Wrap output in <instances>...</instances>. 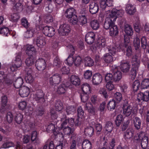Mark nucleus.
I'll list each match as a JSON object with an SVG mask.
<instances>
[{
  "mask_svg": "<svg viewBox=\"0 0 149 149\" xmlns=\"http://www.w3.org/2000/svg\"><path fill=\"white\" fill-rule=\"evenodd\" d=\"M114 21L109 19H105L103 25L105 29H109V35L112 37H114L118 34V27L115 25Z\"/></svg>",
  "mask_w": 149,
  "mask_h": 149,
  "instance_id": "1",
  "label": "nucleus"
},
{
  "mask_svg": "<svg viewBox=\"0 0 149 149\" xmlns=\"http://www.w3.org/2000/svg\"><path fill=\"white\" fill-rule=\"evenodd\" d=\"M124 44V46L126 50V55L128 58H132L133 56V54L132 49L130 45L129 38L127 36H125Z\"/></svg>",
  "mask_w": 149,
  "mask_h": 149,
  "instance_id": "2",
  "label": "nucleus"
},
{
  "mask_svg": "<svg viewBox=\"0 0 149 149\" xmlns=\"http://www.w3.org/2000/svg\"><path fill=\"white\" fill-rule=\"evenodd\" d=\"M123 113L125 116L128 117L134 114L132 107L128 104L127 100H125L123 103Z\"/></svg>",
  "mask_w": 149,
  "mask_h": 149,
  "instance_id": "3",
  "label": "nucleus"
},
{
  "mask_svg": "<svg viewBox=\"0 0 149 149\" xmlns=\"http://www.w3.org/2000/svg\"><path fill=\"white\" fill-rule=\"evenodd\" d=\"M21 54L22 53L21 52H19L17 54L15 63L10 67V69L12 72L16 71L21 66L22 63L21 57Z\"/></svg>",
  "mask_w": 149,
  "mask_h": 149,
  "instance_id": "4",
  "label": "nucleus"
},
{
  "mask_svg": "<svg viewBox=\"0 0 149 149\" xmlns=\"http://www.w3.org/2000/svg\"><path fill=\"white\" fill-rule=\"evenodd\" d=\"M124 13V12L123 10H117L116 9H113L112 10L111 14L109 15V18L108 19L115 21L118 16L122 17Z\"/></svg>",
  "mask_w": 149,
  "mask_h": 149,
  "instance_id": "5",
  "label": "nucleus"
},
{
  "mask_svg": "<svg viewBox=\"0 0 149 149\" xmlns=\"http://www.w3.org/2000/svg\"><path fill=\"white\" fill-rule=\"evenodd\" d=\"M70 29L69 25L64 24L61 25L58 29V32L62 36L68 35L70 33Z\"/></svg>",
  "mask_w": 149,
  "mask_h": 149,
  "instance_id": "6",
  "label": "nucleus"
},
{
  "mask_svg": "<svg viewBox=\"0 0 149 149\" xmlns=\"http://www.w3.org/2000/svg\"><path fill=\"white\" fill-rule=\"evenodd\" d=\"M35 65L36 68L38 70L42 71L45 69L46 64L45 60L41 58L37 60L36 62Z\"/></svg>",
  "mask_w": 149,
  "mask_h": 149,
  "instance_id": "7",
  "label": "nucleus"
},
{
  "mask_svg": "<svg viewBox=\"0 0 149 149\" xmlns=\"http://www.w3.org/2000/svg\"><path fill=\"white\" fill-rule=\"evenodd\" d=\"M45 94L41 90H38L34 96V98L38 103H42L45 101Z\"/></svg>",
  "mask_w": 149,
  "mask_h": 149,
  "instance_id": "8",
  "label": "nucleus"
},
{
  "mask_svg": "<svg viewBox=\"0 0 149 149\" xmlns=\"http://www.w3.org/2000/svg\"><path fill=\"white\" fill-rule=\"evenodd\" d=\"M61 81V76L58 73L54 74L49 79V83L52 85L59 84Z\"/></svg>",
  "mask_w": 149,
  "mask_h": 149,
  "instance_id": "9",
  "label": "nucleus"
},
{
  "mask_svg": "<svg viewBox=\"0 0 149 149\" xmlns=\"http://www.w3.org/2000/svg\"><path fill=\"white\" fill-rule=\"evenodd\" d=\"M42 32L45 36L50 37L53 36L55 34V29L51 26H45L43 27Z\"/></svg>",
  "mask_w": 149,
  "mask_h": 149,
  "instance_id": "10",
  "label": "nucleus"
},
{
  "mask_svg": "<svg viewBox=\"0 0 149 149\" xmlns=\"http://www.w3.org/2000/svg\"><path fill=\"white\" fill-rule=\"evenodd\" d=\"M108 51L109 53L111 54L112 55H115L116 52L120 51L121 49V47L119 45L116 44H113L110 46H108L107 47Z\"/></svg>",
  "mask_w": 149,
  "mask_h": 149,
  "instance_id": "11",
  "label": "nucleus"
},
{
  "mask_svg": "<svg viewBox=\"0 0 149 149\" xmlns=\"http://www.w3.org/2000/svg\"><path fill=\"white\" fill-rule=\"evenodd\" d=\"M26 74L25 77V79L27 83H31L34 80V78L32 75V71L30 68H26Z\"/></svg>",
  "mask_w": 149,
  "mask_h": 149,
  "instance_id": "12",
  "label": "nucleus"
},
{
  "mask_svg": "<svg viewBox=\"0 0 149 149\" xmlns=\"http://www.w3.org/2000/svg\"><path fill=\"white\" fill-rule=\"evenodd\" d=\"M102 75L98 73L95 74L93 76L92 81L94 85H98L102 82Z\"/></svg>",
  "mask_w": 149,
  "mask_h": 149,
  "instance_id": "13",
  "label": "nucleus"
},
{
  "mask_svg": "<svg viewBox=\"0 0 149 149\" xmlns=\"http://www.w3.org/2000/svg\"><path fill=\"white\" fill-rule=\"evenodd\" d=\"M89 9L90 12L92 14H94L98 11L99 7L97 3L93 2L89 4Z\"/></svg>",
  "mask_w": 149,
  "mask_h": 149,
  "instance_id": "14",
  "label": "nucleus"
},
{
  "mask_svg": "<svg viewBox=\"0 0 149 149\" xmlns=\"http://www.w3.org/2000/svg\"><path fill=\"white\" fill-rule=\"evenodd\" d=\"M95 38V35L93 32L88 33L85 37L86 41L89 45L92 44L94 42Z\"/></svg>",
  "mask_w": 149,
  "mask_h": 149,
  "instance_id": "15",
  "label": "nucleus"
},
{
  "mask_svg": "<svg viewBox=\"0 0 149 149\" xmlns=\"http://www.w3.org/2000/svg\"><path fill=\"white\" fill-rule=\"evenodd\" d=\"M26 53L29 56H35L36 53V50L34 46L32 45H27L26 46Z\"/></svg>",
  "mask_w": 149,
  "mask_h": 149,
  "instance_id": "16",
  "label": "nucleus"
},
{
  "mask_svg": "<svg viewBox=\"0 0 149 149\" xmlns=\"http://www.w3.org/2000/svg\"><path fill=\"white\" fill-rule=\"evenodd\" d=\"M125 11L127 14L132 15L135 13L136 11V9L134 6L129 4L126 6Z\"/></svg>",
  "mask_w": 149,
  "mask_h": 149,
  "instance_id": "17",
  "label": "nucleus"
},
{
  "mask_svg": "<svg viewBox=\"0 0 149 149\" xmlns=\"http://www.w3.org/2000/svg\"><path fill=\"white\" fill-rule=\"evenodd\" d=\"M130 65L129 63L124 61H122L120 63V68L124 73L128 72L130 68Z\"/></svg>",
  "mask_w": 149,
  "mask_h": 149,
  "instance_id": "18",
  "label": "nucleus"
},
{
  "mask_svg": "<svg viewBox=\"0 0 149 149\" xmlns=\"http://www.w3.org/2000/svg\"><path fill=\"white\" fill-rule=\"evenodd\" d=\"M29 93V88L25 86L21 87L19 91V94L22 97H27Z\"/></svg>",
  "mask_w": 149,
  "mask_h": 149,
  "instance_id": "19",
  "label": "nucleus"
},
{
  "mask_svg": "<svg viewBox=\"0 0 149 149\" xmlns=\"http://www.w3.org/2000/svg\"><path fill=\"white\" fill-rule=\"evenodd\" d=\"M134 135V132L132 128H128L124 133V137L126 140L130 139Z\"/></svg>",
  "mask_w": 149,
  "mask_h": 149,
  "instance_id": "20",
  "label": "nucleus"
},
{
  "mask_svg": "<svg viewBox=\"0 0 149 149\" xmlns=\"http://www.w3.org/2000/svg\"><path fill=\"white\" fill-rule=\"evenodd\" d=\"M36 43L38 47L40 48L42 47L46 44L45 38L42 36H39L37 37L36 40Z\"/></svg>",
  "mask_w": 149,
  "mask_h": 149,
  "instance_id": "21",
  "label": "nucleus"
},
{
  "mask_svg": "<svg viewBox=\"0 0 149 149\" xmlns=\"http://www.w3.org/2000/svg\"><path fill=\"white\" fill-rule=\"evenodd\" d=\"M76 11L74 9L72 8H68L65 13V16L68 18H70L76 15Z\"/></svg>",
  "mask_w": 149,
  "mask_h": 149,
  "instance_id": "22",
  "label": "nucleus"
},
{
  "mask_svg": "<svg viewBox=\"0 0 149 149\" xmlns=\"http://www.w3.org/2000/svg\"><path fill=\"white\" fill-rule=\"evenodd\" d=\"M70 78V81L72 84L77 86L80 84V80L77 76L72 75Z\"/></svg>",
  "mask_w": 149,
  "mask_h": 149,
  "instance_id": "23",
  "label": "nucleus"
},
{
  "mask_svg": "<svg viewBox=\"0 0 149 149\" xmlns=\"http://www.w3.org/2000/svg\"><path fill=\"white\" fill-rule=\"evenodd\" d=\"M94 129L91 126L87 127L84 129V131L85 134L89 137H91L93 134Z\"/></svg>",
  "mask_w": 149,
  "mask_h": 149,
  "instance_id": "24",
  "label": "nucleus"
},
{
  "mask_svg": "<svg viewBox=\"0 0 149 149\" xmlns=\"http://www.w3.org/2000/svg\"><path fill=\"white\" fill-rule=\"evenodd\" d=\"M67 87L64 84H61L57 87L56 92L59 94H64L66 91Z\"/></svg>",
  "mask_w": 149,
  "mask_h": 149,
  "instance_id": "25",
  "label": "nucleus"
},
{
  "mask_svg": "<svg viewBox=\"0 0 149 149\" xmlns=\"http://www.w3.org/2000/svg\"><path fill=\"white\" fill-rule=\"evenodd\" d=\"M133 123L135 129L139 130L141 128V121L138 117H135L133 119Z\"/></svg>",
  "mask_w": 149,
  "mask_h": 149,
  "instance_id": "26",
  "label": "nucleus"
},
{
  "mask_svg": "<svg viewBox=\"0 0 149 149\" xmlns=\"http://www.w3.org/2000/svg\"><path fill=\"white\" fill-rule=\"evenodd\" d=\"M122 78V73L117 70L113 72V80L115 82L118 81Z\"/></svg>",
  "mask_w": 149,
  "mask_h": 149,
  "instance_id": "27",
  "label": "nucleus"
},
{
  "mask_svg": "<svg viewBox=\"0 0 149 149\" xmlns=\"http://www.w3.org/2000/svg\"><path fill=\"white\" fill-rule=\"evenodd\" d=\"M81 88L83 92L84 93L89 94L91 92L90 86L87 83L83 84L81 86Z\"/></svg>",
  "mask_w": 149,
  "mask_h": 149,
  "instance_id": "28",
  "label": "nucleus"
},
{
  "mask_svg": "<svg viewBox=\"0 0 149 149\" xmlns=\"http://www.w3.org/2000/svg\"><path fill=\"white\" fill-rule=\"evenodd\" d=\"M83 149H91L92 146L91 142L88 140H84L82 143Z\"/></svg>",
  "mask_w": 149,
  "mask_h": 149,
  "instance_id": "29",
  "label": "nucleus"
},
{
  "mask_svg": "<svg viewBox=\"0 0 149 149\" xmlns=\"http://www.w3.org/2000/svg\"><path fill=\"white\" fill-rule=\"evenodd\" d=\"M138 70V68L135 67H132L130 72V78L132 80L135 79L136 77L137 71Z\"/></svg>",
  "mask_w": 149,
  "mask_h": 149,
  "instance_id": "30",
  "label": "nucleus"
},
{
  "mask_svg": "<svg viewBox=\"0 0 149 149\" xmlns=\"http://www.w3.org/2000/svg\"><path fill=\"white\" fill-rule=\"evenodd\" d=\"M96 46L97 48H101L104 47L106 46V40L104 38H100L97 40L96 44Z\"/></svg>",
  "mask_w": 149,
  "mask_h": 149,
  "instance_id": "31",
  "label": "nucleus"
},
{
  "mask_svg": "<svg viewBox=\"0 0 149 149\" xmlns=\"http://www.w3.org/2000/svg\"><path fill=\"white\" fill-rule=\"evenodd\" d=\"M85 65L86 66L91 67L94 64L93 60L91 57L87 56L84 58Z\"/></svg>",
  "mask_w": 149,
  "mask_h": 149,
  "instance_id": "32",
  "label": "nucleus"
},
{
  "mask_svg": "<svg viewBox=\"0 0 149 149\" xmlns=\"http://www.w3.org/2000/svg\"><path fill=\"white\" fill-rule=\"evenodd\" d=\"M91 28L94 30H97L100 27V23L97 20H93L91 21L90 23Z\"/></svg>",
  "mask_w": 149,
  "mask_h": 149,
  "instance_id": "33",
  "label": "nucleus"
},
{
  "mask_svg": "<svg viewBox=\"0 0 149 149\" xmlns=\"http://www.w3.org/2000/svg\"><path fill=\"white\" fill-rule=\"evenodd\" d=\"M23 83V80L21 77L18 78L13 83L15 88H18L20 87Z\"/></svg>",
  "mask_w": 149,
  "mask_h": 149,
  "instance_id": "34",
  "label": "nucleus"
},
{
  "mask_svg": "<svg viewBox=\"0 0 149 149\" xmlns=\"http://www.w3.org/2000/svg\"><path fill=\"white\" fill-rule=\"evenodd\" d=\"M148 139L147 136H144L142 139L141 145V147L143 149H146L148 144Z\"/></svg>",
  "mask_w": 149,
  "mask_h": 149,
  "instance_id": "35",
  "label": "nucleus"
},
{
  "mask_svg": "<svg viewBox=\"0 0 149 149\" xmlns=\"http://www.w3.org/2000/svg\"><path fill=\"white\" fill-rule=\"evenodd\" d=\"M104 60L106 63H111L113 61V58L112 56L108 53L104 56Z\"/></svg>",
  "mask_w": 149,
  "mask_h": 149,
  "instance_id": "36",
  "label": "nucleus"
},
{
  "mask_svg": "<svg viewBox=\"0 0 149 149\" xmlns=\"http://www.w3.org/2000/svg\"><path fill=\"white\" fill-rule=\"evenodd\" d=\"M33 56H30L29 57H28L26 59L25 63L27 66H31L34 64L35 59Z\"/></svg>",
  "mask_w": 149,
  "mask_h": 149,
  "instance_id": "37",
  "label": "nucleus"
},
{
  "mask_svg": "<svg viewBox=\"0 0 149 149\" xmlns=\"http://www.w3.org/2000/svg\"><path fill=\"white\" fill-rule=\"evenodd\" d=\"M131 58H132V67H135V68H138L140 61L136 56H133Z\"/></svg>",
  "mask_w": 149,
  "mask_h": 149,
  "instance_id": "38",
  "label": "nucleus"
},
{
  "mask_svg": "<svg viewBox=\"0 0 149 149\" xmlns=\"http://www.w3.org/2000/svg\"><path fill=\"white\" fill-rule=\"evenodd\" d=\"M146 95V92L144 93L141 92L138 94L137 95V98L139 101L141 100H143V101L147 102L148 101V97Z\"/></svg>",
  "mask_w": 149,
  "mask_h": 149,
  "instance_id": "39",
  "label": "nucleus"
},
{
  "mask_svg": "<svg viewBox=\"0 0 149 149\" xmlns=\"http://www.w3.org/2000/svg\"><path fill=\"white\" fill-rule=\"evenodd\" d=\"M38 134L36 131H33L31 133V139L33 142L36 141L37 142L39 143V140L38 138Z\"/></svg>",
  "mask_w": 149,
  "mask_h": 149,
  "instance_id": "40",
  "label": "nucleus"
},
{
  "mask_svg": "<svg viewBox=\"0 0 149 149\" xmlns=\"http://www.w3.org/2000/svg\"><path fill=\"white\" fill-rule=\"evenodd\" d=\"M87 19L85 15H81L79 17L78 23L81 25H83L87 23Z\"/></svg>",
  "mask_w": 149,
  "mask_h": 149,
  "instance_id": "41",
  "label": "nucleus"
},
{
  "mask_svg": "<svg viewBox=\"0 0 149 149\" xmlns=\"http://www.w3.org/2000/svg\"><path fill=\"white\" fill-rule=\"evenodd\" d=\"M125 31L127 35L131 36L133 34V31L130 26L126 24L125 26Z\"/></svg>",
  "mask_w": 149,
  "mask_h": 149,
  "instance_id": "42",
  "label": "nucleus"
},
{
  "mask_svg": "<svg viewBox=\"0 0 149 149\" xmlns=\"http://www.w3.org/2000/svg\"><path fill=\"white\" fill-rule=\"evenodd\" d=\"M116 106V103L114 100L110 101L107 104V108L110 111L114 110Z\"/></svg>",
  "mask_w": 149,
  "mask_h": 149,
  "instance_id": "43",
  "label": "nucleus"
},
{
  "mask_svg": "<svg viewBox=\"0 0 149 149\" xmlns=\"http://www.w3.org/2000/svg\"><path fill=\"white\" fill-rule=\"evenodd\" d=\"M149 86V79H145L141 82V89L147 88Z\"/></svg>",
  "mask_w": 149,
  "mask_h": 149,
  "instance_id": "44",
  "label": "nucleus"
},
{
  "mask_svg": "<svg viewBox=\"0 0 149 149\" xmlns=\"http://www.w3.org/2000/svg\"><path fill=\"white\" fill-rule=\"evenodd\" d=\"M55 107L56 111H61L63 109V104L61 101L57 100L56 101Z\"/></svg>",
  "mask_w": 149,
  "mask_h": 149,
  "instance_id": "45",
  "label": "nucleus"
},
{
  "mask_svg": "<svg viewBox=\"0 0 149 149\" xmlns=\"http://www.w3.org/2000/svg\"><path fill=\"white\" fill-rule=\"evenodd\" d=\"M134 45L136 50H139L140 47V41L138 37L135 38L134 40Z\"/></svg>",
  "mask_w": 149,
  "mask_h": 149,
  "instance_id": "46",
  "label": "nucleus"
},
{
  "mask_svg": "<svg viewBox=\"0 0 149 149\" xmlns=\"http://www.w3.org/2000/svg\"><path fill=\"white\" fill-rule=\"evenodd\" d=\"M53 64L57 68H59L62 65L61 62L58 57H56L54 58Z\"/></svg>",
  "mask_w": 149,
  "mask_h": 149,
  "instance_id": "47",
  "label": "nucleus"
},
{
  "mask_svg": "<svg viewBox=\"0 0 149 149\" xmlns=\"http://www.w3.org/2000/svg\"><path fill=\"white\" fill-rule=\"evenodd\" d=\"M113 128V126L112 123L110 121L107 122L105 126V130L109 132H111Z\"/></svg>",
  "mask_w": 149,
  "mask_h": 149,
  "instance_id": "48",
  "label": "nucleus"
},
{
  "mask_svg": "<svg viewBox=\"0 0 149 149\" xmlns=\"http://www.w3.org/2000/svg\"><path fill=\"white\" fill-rule=\"evenodd\" d=\"M141 47L143 49H146L148 45L147 42V39L145 36H143L141 40Z\"/></svg>",
  "mask_w": 149,
  "mask_h": 149,
  "instance_id": "49",
  "label": "nucleus"
},
{
  "mask_svg": "<svg viewBox=\"0 0 149 149\" xmlns=\"http://www.w3.org/2000/svg\"><path fill=\"white\" fill-rule=\"evenodd\" d=\"M23 116L20 113L17 114L15 118V120L16 122L18 124H20L22 121Z\"/></svg>",
  "mask_w": 149,
  "mask_h": 149,
  "instance_id": "50",
  "label": "nucleus"
},
{
  "mask_svg": "<svg viewBox=\"0 0 149 149\" xmlns=\"http://www.w3.org/2000/svg\"><path fill=\"white\" fill-rule=\"evenodd\" d=\"M123 119V116L121 114L118 115L115 120L116 124L117 127H119Z\"/></svg>",
  "mask_w": 149,
  "mask_h": 149,
  "instance_id": "51",
  "label": "nucleus"
},
{
  "mask_svg": "<svg viewBox=\"0 0 149 149\" xmlns=\"http://www.w3.org/2000/svg\"><path fill=\"white\" fill-rule=\"evenodd\" d=\"M34 30L32 28H29L25 33V35L27 38L31 37L33 36L34 33Z\"/></svg>",
  "mask_w": 149,
  "mask_h": 149,
  "instance_id": "52",
  "label": "nucleus"
},
{
  "mask_svg": "<svg viewBox=\"0 0 149 149\" xmlns=\"http://www.w3.org/2000/svg\"><path fill=\"white\" fill-rule=\"evenodd\" d=\"M140 83L139 80H135L133 82L132 87L133 90L135 91H136L138 90L140 87Z\"/></svg>",
  "mask_w": 149,
  "mask_h": 149,
  "instance_id": "53",
  "label": "nucleus"
},
{
  "mask_svg": "<svg viewBox=\"0 0 149 149\" xmlns=\"http://www.w3.org/2000/svg\"><path fill=\"white\" fill-rule=\"evenodd\" d=\"M81 58L79 56H75L74 58V63L75 66H78L80 64L81 61Z\"/></svg>",
  "mask_w": 149,
  "mask_h": 149,
  "instance_id": "54",
  "label": "nucleus"
},
{
  "mask_svg": "<svg viewBox=\"0 0 149 149\" xmlns=\"http://www.w3.org/2000/svg\"><path fill=\"white\" fill-rule=\"evenodd\" d=\"M9 30L7 27H1L0 29V33L5 35L6 36H8L9 34Z\"/></svg>",
  "mask_w": 149,
  "mask_h": 149,
  "instance_id": "55",
  "label": "nucleus"
},
{
  "mask_svg": "<svg viewBox=\"0 0 149 149\" xmlns=\"http://www.w3.org/2000/svg\"><path fill=\"white\" fill-rule=\"evenodd\" d=\"M77 114L78 117L81 118V119L84 117V111L81 106L79 107L78 108Z\"/></svg>",
  "mask_w": 149,
  "mask_h": 149,
  "instance_id": "56",
  "label": "nucleus"
},
{
  "mask_svg": "<svg viewBox=\"0 0 149 149\" xmlns=\"http://www.w3.org/2000/svg\"><path fill=\"white\" fill-rule=\"evenodd\" d=\"M100 8L102 10H104L106 7H108L111 6V5H108L107 2H106L105 0H100Z\"/></svg>",
  "mask_w": 149,
  "mask_h": 149,
  "instance_id": "57",
  "label": "nucleus"
},
{
  "mask_svg": "<svg viewBox=\"0 0 149 149\" xmlns=\"http://www.w3.org/2000/svg\"><path fill=\"white\" fill-rule=\"evenodd\" d=\"M6 118L7 121L8 123H11L13 119V116L12 113L10 112H9L7 113Z\"/></svg>",
  "mask_w": 149,
  "mask_h": 149,
  "instance_id": "58",
  "label": "nucleus"
},
{
  "mask_svg": "<svg viewBox=\"0 0 149 149\" xmlns=\"http://www.w3.org/2000/svg\"><path fill=\"white\" fill-rule=\"evenodd\" d=\"M75 110V108L74 107L72 106L68 107L66 109V112L68 114H73Z\"/></svg>",
  "mask_w": 149,
  "mask_h": 149,
  "instance_id": "59",
  "label": "nucleus"
},
{
  "mask_svg": "<svg viewBox=\"0 0 149 149\" xmlns=\"http://www.w3.org/2000/svg\"><path fill=\"white\" fill-rule=\"evenodd\" d=\"M22 25L24 28L27 29L28 28L29 26V24L26 18L24 17L21 19Z\"/></svg>",
  "mask_w": 149,
  "mask_h": 149,
  "instance_id": "60",
  "label": "nucleus"
},
{
  "mask_svg": "<svg viewBox=\"0 0 149 149\" xmlns=\"http://www.w3.org/2000/svg\"><path fill=\"white\" fill-rule=\"evenodd\" d=\"M23 6L20 3H17L14 7V10L17 11H20L22 10Z\"/></svg>",
  "mask_w": 149,
  "mask_h": 149,
  "instance_id": "61",
  "label": "nucleus"
},
{
  "mask_svg": "<svg viewBox=\"0 0 149 149\" xmlns=\"http://www.w3.org/2000/svg\"><path fill=\"white\" fill-rule=\"evenodd\" d=\"M62 129L63 130V132L65 135H70V134H72L73 133L71 128L69 127H68Z\"/></svg>",
  "mask_w": 149,
  "mask_h": 149,
  "instance_id": "62",
  "label": "nucleus"
},
{
  "mask_svg": "<svg viewBox=\"0 0 149 149\" xmlns=\"http://www.w3.org/2000/svg\"><path fill=\"white\" fill-rule=\"evenodd\" d=\"M66 61L69 66H71L74 62V59L73 57V55L70 54L66 59Z\"/></svg>",
  "mask_w": 149,
  "mask_h": 149,
  "instance_id": "63",
  "label": "nucleus"
},
{
  "mask_svg": "<svg viewBox=\"0 0 149 149\" xmlns=\"http://www.w3.org/2000/svg\"><path fill=\"white\" fill-rule=\"evenodd\" d=\"M14 144L12 142L7 141L3 144L2 147L3 148H7L14 147Z\"/></svg>",
  "mask_w": 149,
  "mask_h": 149,
  "instance_id": "64",
  "label": "nucleus"
}]
</instances>
